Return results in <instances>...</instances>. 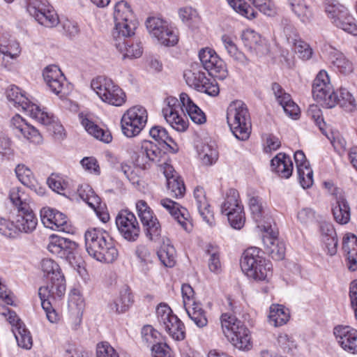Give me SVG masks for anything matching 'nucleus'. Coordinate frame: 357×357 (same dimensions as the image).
Here are the masks:
<instances>
[{
	"label": "nucleus",
	"mask_w": 357,
	"mask_h": 357,
	"mask_svg": "<svg viewBox=\"0 0 357 357\" xmlns=\"http://www.w3.org/2000/svg\"><path fill=\"white\" fill-rule=\"evenodd\" d=\"M290 314L288 309L279 304H273L270 306L268 322L274 327L282 326L289 320Z\"/></svg>",
	"instance_id": "33"
},
{
	"label": "nucleus",
	"mask_w": 357,
	"mask_h": 357,
	"mask_svg": "<svg viewBox=\"0 0 357 357\" xmlns=\"http://www.w3.org/2000/svg\"><path fill=\"white\" fill-rule=\"evenodd\" d=\"M239 195L235 189H229L226 194L225 201L221 205V212L226 215L228 212H233L238 207H243L238 200Z\"/></svg>",
	"instance_id": "44"
},
{
	"label": "nucleus",
	"mask_w": 357,
	"mask_h": 357,
	"mask_svg": "<svg viewBox=\"0 0 357 357\" xmlns=\"http://www.w3.org/2000/svg\"><path fill=\"white\" fill-rule=\"evenodd\" d=\"M287 40L294 46V51L301 59L308 60L312 57V50L307 43L297 38H287Z\"/></svg>",
	"instance_id": "53"
},
{
	"label": "nucleus",
	"mask_w": 357,
	"mask_h": 357,
	"mask_svg": "<svg viewBox=\"0 0 357 357\" xmlns=\"http://www.w3.org/2000/svg\"><path fill=\"white\" fill-rule=\"evenodd\" d=\"M264 232L262 241L266 252L275 260L282 259L285 254V247L284 243L278 239V233L272 229Z\"/></svg>",
	"instance_id": "24"
},
{
	"label": "nucleus",
	"mask_w": 357,
	"mask_h": 357,
	"mask_svg": "<svg viewBox=\"0 0 357 357\" xmlns=\"http://www.w3.org/2000/svg\"><path fill=\"white\" fill-rule=\"evenodd\" d=\"M342 249L347 255L357 252V236L347 234L343 238Z\"/></svg>",
	"instance_id": "64"
},
{
	"label": "nucleus",
	"mask_w": 357,
	"mask_h": 357,
	"mask_svg": "<svg viewBox=\"0 0 357 357\" xmlns=\"http://www.w3.org/2000/svg\"><path fill=\"white\" fill-rule=\"evenodd\" d=\"M331 62L341 73L348 75L353 71V64L341 52H335Z\"/></svg>",
	"instance_id": "52"
},
{
	"label": "nucleus",
	"mask_w": 357,
	"mask_h": 357,
	"mask_svg": "<svg viewBox=\"0 0 357 357\" xmlns=\"http://www.w3.org/2000/svg\"><path fill=\"white\" fill-rule=\"evenodd\" d=\"M26 9L40 24L46 27H54L59 22V17L54 8L42 0H27Z\"/></svg>",
	"instance_id": "14"
},
{
	"label": "nucleus",
	"mask_w": 357,
	"mask_h": 357,
	"mask_svg": "<svg viewBox=\"0 0 357 357\" xmlns=\"http://www.w3.org/2000/svg\"><path fill=\"white\" fill-rule=\"evenodd\" d=\"M159 203L184 230L190 231L192 229L190 215L185 208L169 198H162L159 201Z\"/></svg>",
	"instance_id": "22"
},
{
	"label": "nucleus",
	"mask_w": 357,
	"mask_h": 357,
	"mask_svg": "<svg viewBox=\"0 0 357 357\" xmlns=\"http://www.w3.org/2000/svg\"><path fill=\"white\" fill-rule=\"evenodd\" d=\"M199 60L205 70L213 77L223 79L227 75L225 62L212 49L206 47L199 52Z\"/></svg>",
	"instance_id": "18"
},
{
	"label": "nucleus",
	"mask_w": 357,
	"mask_h": 357,
	"mask_svg": "<svg viewBox=\"0 0 357 357\" xmlns=\"http://www.w3.org/2000/svg\"><path fill=\"white\" fill-rule=\"evenodd\" d=\"M26 197V195L19 187L11 188L9 192L10 199L17 207L18 211L22 210L24 206H29Z\"/></svg>",
	"instance_id": "55"
},
{
	"label": "nucleus",
	"mask_w": 357,
	"mask_h": 357,
	"mask_svg": "<svg viewBox=\"0 0 357 357\" xmlns=\"http://www.w3.org/2000/svg\"><path fill=\"white\" fill-rule=\"evenodd\" d=\"M116 225L121 235L128 241H135L140 227L135 214L128 210L121 211L116 218Z\"/></svg>",
	"instance_id": "17"
},
{
	"label": "nucleus",
	"mask_w": 357,
	"mask_h": 357,
	"mask_svg": "<svg viewBox=\"0 0 357 357\" xmlns=\"http://www.w3.org/2000/svg\"><path fill=\"white\" fill-rule=\"evenodd\" d=\"M47 250L53 255L68 261L79 275L85 272L84 261L78 252L75 242L53 234L50 237Z\"/></svg>",
	"instance_id": "4"
},
{
	"label": "nucleus",
	"mask_w": 357,
	"mask_h": 357,
	"mask_svg": "<svg viewBox=\"0 0 357 357\" xmlns=\"http://www.w3.org/2000/svg\"><path fill=\"white\" fill-rule=\"evenodd\" d=\"M91 87L105 103L121 107L126 102L125 92L107 77L100 76L93 79Z\"/></svg>",
	"instance_id": "8"
},
{
	"label": "nucleus",
	"mask_w": 357,
	"mask_h": 357,
	"mask_svg": "<svg viewBox=\"0 0 357 357\" xmlns=\"http://www.w3.org/2000/svg\"><path fill=\"white\" fill-rule=\"evenodd\" d=\"M43 77L50 90L60 98L68 92V84L63 73L56 65H49L43 70Z\"/></svg>",
	"instance_id": "16"
},
{
	"label": "nucleus",
	"mask_w": 357,
	"mask_h": 357,
	"mask_svg": "<svg viewBox=\"0 0 357 357\" xmlns=\"http://www.w3.org/2000/svg\"><path fill=\"white\" fill-rule=\"evenodd\" d=\"M167 188L169 195L174 198L182 197L185 192L183 181L176 175H172L170 178H168Z\"/></svg>",
	"instance_id": "47"
},
{
	"label": "nucleus",
	"mask_w": 357,
	"mask_h": 357,
	"mask_svg": "<svg viewBox=\"0 0 357 357\" xmlns=\"http://www.w3.org/2000/svg\"><path fill=\"white\" fill-rule=\"evenodd\" d=\"M132 303V298L130 289L124 287L119 292V296L110 305L112 310L117 313L126 312Z\"/></svg>",
	"instance_id": "40"
},
{
	"label": "nucleus",
	"mask_w": 357,
	"mask_h": 357,
	"mask_svg": "<svg viewBox=\"0 0 357 357\" xmlns=\"http://www.w3.org/2000/svg\"><path fill=\"white\" fill-rule=\"evenodd\" d=\"M179 98L178 100L175 97H167L165 99L166 106L162 109V114L172 128L178 132H184L187 130L188 122L185 119V112L197 124H202L206 121L204 112L187 93H181Z\"/></svg>",
	"instance_id": "1"
},
{
	"label": "nucleus",
	"mask_w": 357,
	"mask_h": 357,
	"mask_svg": "<svg viewBox=\"0 0 357 357\" xmlns=\"http://www.w3.org/2000/svg\"><path fill=\"white\" fill-rule=\"evenodd\" d=\"M335 106L339 105L346 112H353L356 108V101L353 95L345 88L340 89L338 93H335Z\"/></svg>",
	"instance_id": "41"
},
{
	"label": "nucleus",
	"mask_w": 357,
	"mask_h": 357,
	"mask_svg": "<svg viewBox=\"0 0 357 357\" xmlns=\"http://www.w3.org/2000/svg\"><path fill=\"white\" fill-rule=\"evenodd\" d=\"M312 92L314 98L317 102L324 105L328 108L335 107L336 102L335 92L331 84L326 71L321 70L317 74L313 81Z\"/></svg>",
	"instance_id": "13"
},
{
	"label": "nucleus",
	"mask_w": 357,
	"mask_h": 357,
	"mask_svg": "<svg viewBox=\"0 0 357 357\" xmlns=\"http://www.w3.org/2000/svg\"><path fill=\"white\" fill-rule=\"evenodd\" d=\"M136 208L138 216L146 230V235L150 239L160 235V225L153 210L144 200H139L136 203Z\"/></svg>",
	"instance_id": "20"
},
{
	"label": "nucleus",
	"mask_w": 357,
	"mask_h": 357,
	"mask_svg": "<svg viewBox=\"0 0 357 357\" xmlns=\"http://www.w3.org/2000/svg\"><path fill=\"white\" fill-rule=\"evenodd\" d=\"M319 230L324 249L329 255H335L337 250L338 241L333 224L328 222H321Z\"/></svg>",
	"instance_id": "27"
},
{
	"label": "nucleus",
	"mask_w": 357,
	"mask_h": 357,
	"mask_svg": "<svg viewBox=\"0 0 357 357\" xmlns=\"http://www.w3.org/2000/svg\"><path fill=\"white\" fill-rule=\"evenodd\" d=\"M79 118L82 126L89 134L105 143H109L112 141V137L108 130L100 128L83 114H79Z\"/></svg>",
	"instance_id": "32"
},
{
	"label": "nucleus",
	"mask_w": 357,
	"mask_h": 357,
	"mask_svg": "<svg viewBox=\"0 0 357 357\" xmlns=\"http://www.w3.org/2000/svg\"><path fill=\"white\" fill-rule=\"evenodd\" d=\"M242 271L248 278L257 281L268 282L273 275V266L261 255V251L256 247L245 250L241 259Z\"/></svg>",
	"instance_id": "2"
},
{
	"label": "nucleus",
	"mask_w": 357,
	"mask_h": 357,
	"mask_svg": "<svg viewBox=\"0 0 357 357\" xmlns=\"http://www.w3.org/2000/svg\"><path fill=\"white\" fill-rule=\"evenodd\" d=\"M339 345L346 351L357 354V330L349 326H337L333 331Z\"/></svg>",
	"instance_id": "23"
},
{
	"label": "nucleus",
	"mask_w": 357,
	"mask_h": 357,
	"mask_svg": "<svg viewBox=\"0 0 357 357\" xmlns=\"http://www.w3.org/2000/svg\"><path fill=\"white\" fill-rule=\"evenodd\" d=\"M183 76L187 84L199 92L211 96H215L219 93V87L215 81L207 78L205 73L199 70H187Z\"/></svg>",
	"instance_id": "15"
},
{
	"label": "nucleus",
	"mask_w": 357,
	"mask_h": 357,
	"mask_svg": "<svg viewBox=\"0 0 357 357\" xmlns=\"http://www.w3.org/2000/svg\"><path fill=\"white\" fill-rule=\"evenodd\" d=\"M142 339L149 344L159 343L160 333L151 326H146L142 330Z\"/></svg>",
	"instance_id": "63"
},
{
	"label": "nucleus",
	"mask_w": 357,
	"mask_h": 357,
	"mask_svg": "<svg viewBox=\"0 0 357 357\" xmlns=\"http://www.w3.org/2000/svg\"><path fill=\"white\" fill-rule=\"evenodd\" d=\"M198 152L200 160L204 165H211L218 160V153L215 145L203 144Z\"/></svg>",
	"instance_id": "48"
},
{
	"label": "nucleus",
	"mask_w": 357,
	"mask_h": 357,
	"mask_svg": "<svg viewBox=\"0 0 357 357\" xmlns=\"http://www.w3.org/2000/svg\"><path fill=\"white\" fill-rule=\"evenodd\" d=\"M66 289V280L63 275L47 279L46 284L40 287L38 290L42 307L51 323H56L59 320L58 314L52 308V302L61 299L64 296Z\"/></svg>",
	"instance_id": "6"
},
{
	"label": "nucleus",
	"mask_w": 357,
	"mask_h": 357,
	"mask_svg": "<svg viewBox=\"0 0 357 357\" xmlns=\"http://www.w3.org/2000/svg\"><path fill=\"white\" fill-rule=\"evenodd\" d=\"M158 257L162 264L167 267H172L176 263V251L169 244H163L158 251Z\"/></svg>",
	"instance_id": "49"
},
{
	"label": "nucleus",
	"mask_w": 357,
	"mask_h": 357,
	"mask_svg": "<svg viewBox=\"0 0 357 357\" xmlns=\"http://www.w3.org/2000/svg\"><path fill=\"white\" fill-rule=\"evenodd\" d=\"M249 208L253 220L257 227L264 231L271 229V218L265 215L261 199L258 196H252L249 199Z\"/></svg>",
	"instance_id": "26"
},
{
	"label": "nucleus",
	"mask_w": 357,
	"mask_h": 357,
	"mask_svg": "<svg viewBox=\"0 0 357 357\" xmlns=\"http://www.w3.org/2000/svg\"><path fill=\"white\" fill-rule=\"evenodd\" d=\"M165 155L158 146L149 140H144L136 152L135 162L142 169H146L152 162H159Z\"/></svg>",
	"instance_id": "19"
},
{
	"label": "nucleus",
	"mask_w": 357,
	"mask_h": 357,
	"mask_svg": "<svg viewBox=\"0 0 357 357\" xmlns=\"http://www.w3.org/2000/svg\"><path fill=\"white\" fill-rule=\"evenodd\" d=\"M332 211L335 220L340 224H347L350 220V207L344 195H337L333 204Z\"/></svg>",
	"instance_id": "34"
},
{
	"label": "nucleus",
	"mask_w": 357,
	"mask_h": 357,
	"mask_svg": "<svg viewBox=\"0 0 357 357\" xmlns=\"http://www.w3.org/2000/svg\"><path fill=\"white\" fill-rule=\"evenodd\" d=\"M114 45L116 49L123 54V58H138L142 54V50L139 44H128V41L126 39L115 42Z\"/></svg>",
	"instance_id": "43"
},
{
	"label": "nucleus",
	"mask_w": 357,
	"mask_h": 357,
	"mask_svg": "<svg viewBox=\"0 0 357 357\" xmlns=\"http://www.w3.org/2000/svg\"><path fill=\"white\" fill-rule=\"evenodd\" d=\"M137 26L136 19L115 21V26L112 31V36L115 42H119L132 36Z\"/></svg>",
	"instance_id": "30"
},
{
	"label": "nucleus",
	"mask_w": 357,
	"mask_h": 357,
	"mask_svg": "<svg viewBox=\"0 0 357 357\" xmlns=\"http://www.w3.org/2000/svg\"><path fill=\"white\" fill-rule=\"evenodd\" d=\"M299 182L303 188H308L313 184V172L310 165L297 169Z\"/></svg>",
	"instance_id": "59"
},
{
	"label": "nucleus",
	"mask_w": 357,
	"mask_h": 357,
	"mask_svg": "<svg viewBox=\"0 0 357 357\" xmlns=\"http://www.w3.org/2000/svg\"><path fill=\"white\" fill-rule=\"evenodd\" d=\"M221 40L224 45L225 50L233 59L239 64L246 66L249 64L250 60L241 51H239L235 45L233 39L228 35H223Z\"/></svg>",
	"instance_id": "38"
},
{
	"label": "nucleus",
	"mask_w": 357,
	"mask_h": 357,
	"mask_svg": "<svg viewBox=\"0 0 357 357\" xmlns=\"http://www.w3.org/2000/svg\"><path fill=\"white\" fill-rule=\"evenodd\" d=\"M227 216L233 228L240 229L244 225L245 215L243 213V207H238L233 212H228Z\"/></svg>",
	"instance_id": "60"
},
{
	"label": "nucleus",
	"mask_w": 357,
	"mask_h": 357,
	"mask_svg": "<svg viewBox=\"0 0 357 357\" xmlns=\"http://www.w3.org/2000/svg\"><path fill=\"white\" fill-rule=\"evenodd\" d=\"M41 269L47 278H52L63 275L59 264L51 259H44L41 261Z\"/></svg>",
	"instance_id": "54"
},
{
	"label": "nucleus",
	"mask_w": 357,
	"mask_h": 357,
	"mask_svg": "<svg viewBox=\"0 0 357 357\" xmlns=\"http://www.w3.org/2000/svg\"><path fill=\"white\" fill-rule=\"evenodd\" d=\"M291 11L304 23L310 22L313 18L312 8L305 0H287Z\"/></svg>",
	"instance_id": "36"
},
{
	"label": "nucleus",
	"mask_w": 357,
	"mask_h": 357,
	"mask_svg": "<svg viewBox=\"0 0 357 357\" xmlns=\"http://www.w3.org/2000/svg\"><path fill=\"white\" fill-rule=\"evenodd\" d=\"M6 96L10 106L22 109L38 123L44 126L55 123V117L52 114L29 101L17 86H10L6 91Z\"/></svg>",
	"instance_id": "3"
},
{
	"label": "nucleus",
	"mask_w": 357,
	"mask_h": 357,
	"mask_svg": "<svg viewBox=\"0 0 357 357\" xmlns=\"http://www.w3.org/2000/svg\"><path fill=\"white\" fill-rule=\"evenodd\" d=\"M228 4L238 14L248 20L255 19L257 13L244 0H227Z\"/></svg>",
	"instance_id": "45"
},
{
	"label": "nucleus",
	"mask_w": 357,
	"mask_h": 357,
	"mask_svg": "<svg viewBox=\"0 0 357 357\" xmlns=\"http://www.w3.org/2000/svg\"><path fill=\"white\" fill-rule=\"evenodd\" d=\"M271 168L281 177L288 178L292 174L293 163L291 158L284 153H280L271 160Z\"/></svg>",
	"instance_id": "31"
},
{
	"label": "nucleus",
	"mask_w": 357,
	"mask_h": 357,
	"mask_svg": "<svg viewBox=\"0 0 357 357\" xmlns=\"http://www.w3.org/2000/svg\"><path fill=\"white\" fill-rule=\"evenodd\" d=\"M190 319L199 328H203L208 324L206 312L200 303L192 302V304L184 307Z\"/></svg>",
	"instance_id": "37"
},
{
	"label": "nucleus",
	"mask_w": 357,
	"mask_h": 357,
	"mask_svg": "<svg viewBox=\"0 0 357 357\" xmlns=\"http://www.w3.org/2000/svg\"><path fill=\"white\" fill-rule=\"evenodd\" d=\"M227 120L235 137L245 141L251 132V121L246 105L241 100L231 102L227 110Z\"/></svg>",
	"instance_id": "5"
},
{
	"label": "nucleus",
	"mask_w": 357,
	"mask_h": 357,
	"mask_svg": "<svg viewBox=\"0 0 357 357\" xmlns=\"http://www.w3.org/2000/svg\"><path fill=\"white\" fill-rule=\"evenodd\" d=\"M100 249L101 250H98L95 257L97 261L112 263L119 256V252L114 242L109 235Z\"/></svg>",
	"instance_id": "35"
},
{
	"label": "nucleus",
	"mask_w": 357,
	"mask_h": 357,
	"mask_svg": "<svg viewBox=\"0 0 357 357\" xmlns=\"http://www.w3.org/2000/svg\"><path fill=\"white\" fill-rule=\"evenodd\" d=\"M19 347L30 349L33 345L32 337L30 332L26 328L25 325H20L19 328L13 332Z\"/></svg>",
	"instance_id": "51"
},
{
	"label": "nucleus",
	"mask_w": 357,
	"mask_h": 357,
	"mask_svg": "<svg viewBox=\"0 0 357 357\" xmlns=\"http://www.w3.org/2000/svg\"><path fill=\"white\" fill-rule=\"evenodd\" d=\"M206 252L209 255L208 268L210 271L214 273H218L221 268V264L218 248L209 245Z\"/></svg>",
	"instance_id": "56"
},
{
	"label": "nucleus",
	"mask_w": 357,
	"mask_h": 357,
	"mask_svg": "<svg viewBox=\"0 0 357 357\" xmlns=\"http://www.w3.org/2000/svg\"><path fill=\"white\" fill-rule=\"evenodd\" d=\"M37 225V218L30 206H24L22 210L18 211L15 224L16 231L24 233L33 231Z\"/></svg>",
	"instance_id": "28"
},
{
	"label": "nucleus",
	"mask_w": 357,
	"mask_h": 357,
	"mask_svg": "<svg viewBox=\"0 0 357 357\" xmlns=\"http://www.w3.org/2000/svg\"><path fill=\"white\" fill-rule=\"evenodd\" d=\"M149 32L165 46H174L178 41L176 29L169 25L166 21L155 17H149L146 21Z\"/></svg>",
	"instance_id": "11"
},
{
	"label": "nucleus",
	"mask_w": 357,
	"mask_h": 357,
	"mask_svg": "<svg viewBox=\"0 0 357 357\" xmlns=\"http://www.w3.org/2000/svg\"><path fill=\"white\" fill-rule=\"evenodd\" d=\"M40 218L45 227L66 233H68L70 230L67 216L56 210L43 208L40 211Z\"/></svg>",
	"instance_id": "21"
},
{
	"label": "nucleus",
	"mask_w": 357,
	"mask_h": 357,
	"mask_svg": "<svg viewBox=\"0 0 357 357\" xmlns=\"http://www.w3.org/2000/svg\"><path fill=\"white\" fill-rule=\"evenodd\" d=\"M150 136L160 144L163 143L170 146L169 142H172V139L169 136L167 130L159 126H153L149 131Z\"/></svg>",
	"instance_id": "58"
},
{
	"label": "nucleus",
	"mask_w": 357,
	"mask_h": 357,
	"mask_svg": "<svg viewBox=\"0 0 357 357\" xmlns=\"http://www.w3.org/2000/svg\"><path fill=\"white\" fill-rule=\"evenodd\" d=\"M220 322L223 333L235 347L241 350L250 349V332L241 321L232 314L225 313L220 317Z\"/></svg>",
	"instance_id": "7"
},
{
	"label": "nucleus",
	"mask_w": 357,
	"mask_h": 357,
	"mask_svg": "<svg viewBox=\"0 0 357 357\" xmlns=\"http://www.w3.org/2000/svg\"><path fill=\"white\" fill-rule=\"evenodd\" d=\"M156 316L159 324L172 339L180 341L185 338L184 325L168 305L159 304L156 308Z\"/></svg>",
	"instance_id": "10"
},
{
	"label": "nucleus",
	"mask_w": 357,
	"mask_h": 357,
	"mask_svg": "<svg viewBox=\"0 0 357 357\" xmlns=\"http://www.w3.org/2000/svg\"><path fill=\"white\" fill-rule=\"evenodd\" d=\"M19 181L31 190H36L38 182L31 170L24 165H18L15 169Z\"/></svg>",
	"instance_id": "42"
},
{
	"label": "nucleus",
	"mask_w": 357,
	"mask_h": 357,
	"mask_svg": "<svg viewBox=\"0 0 357 357\" xmlns=\"http://www.w3.org/2000/svg\"><path fill=\"white\" fill-rule=\"evenodd\" d=\"M109 235L105 230L98 228H91L85 232L86 250L90 256L95 259Z\"/></svg>",
	"instance_id": "25"
},
{
	"label": "nucleus",
	"mask_w": 357,
	"mask_h": 357,
	"mask_svg": "<svg viewBox=\"0 0 357 357\" xmlns=\"http://www.w3.org/2000/svg\"><path fill=\"white\" fill-rule=\"evenodd\" d=\"M194 198L198 211L203 220L210 226L214 225L213 213L203 188L197 186L194 190Z\"/></svg>",
	"instance_id": "29"
},
{
	"label": "nucleus",
	"mask_w": 357,
	"mask_h": 357,
	"mask_svg": "<svg viewBox=\"0 0 357 357\" xmlns=\"http://www.w3.org/2000/svg\"><path fill=\"white\" fill-rule=\"evenodd\" d=\"M20 136L34 144H40L43 140V137L38 130L29 124L25 126L20 134L19 137Z\"/></svg>",
	"instance_id": "62"
},
{
	"label": "nucleus",
	"mask_w": 357,
	"mask_h": 357,
	"mask_svg": "<svg viewBox=\"0 0 357 357\" xmlns=\"http://www.w3.org/2000/svg\"><path fill=\"white\" fill-rule=\"evenodd\" d=\"M148 119L146 109L139 105L131 107L122 115L121 130L127 137L138 135L145 127Z\"/></svg>",
	"instance_id": "9"
},
{
	"label": "nucleus",
	"mask_w": 357,
	"mask_h": 357,
	"mask_svg": "<svg viewBox=\"0 0 357 357\" xmlns=\"http://www.w3.org/2000/svg\"><path fill=\"white\" fill-rule=\"evenodd\" d=\"M149 32L165 46H174L178 41L176 29L169 25L166 21L155 17H149L146 21Z\"/></svg>",
	"instance_id": "12"
},
{
	"label": "nucleus",
	"mask_w": 357,
	"mask_h": 357,
	"mask_svg": "<svg viewBox=\"0 0 357 357\" xmlns=\"http://www.w3.org/2000/svg\"><path fill=\"white\" fill-rule=\"evenodd\" d=\"M22 48L18 41L10 37L4 36L1 39L0 56H6L12 59H16L21 54Z\"/></svg>",
	"instance_id": "39"
},
{
	"label": "nucleus",
	"mask_w": 357,
	"mask_h": 357,
	"mask_svg": "<svg viewBox=\"0 0 357 357\" xmlns=\"http://www.w3.org/2000/svg\"><path fill=\"white\" fill-rule=\"evenodd\" d=\"M263 14L273 17L276 14V8L271 0H249Z\"/></svg>",
	"instance_id": "57"
},
{
	"label": "nucleus",
	"mask_w": 357,
	"mask_h": 357,
	"mask_svg": "<svg viewBox=\"0 0 357 357\" xmlns=\"http://www.w3.org/2000/svg\"><path fill=\"white\" fill-rule=\"evenodd\" d=\"M325 11L329 18L332 20L333 23H335L336 19L342 18L344 15H346L347 8L340 3L337 0H325Z\"/></svg>",
	"instance_id": "46"
},
{
	"label": "nucleus",
	"mask_w": 357,
	"mask_h": 357,
	"mask_svg": "<svg viewBox=\"0 0 357 357\" xmlns=\"http://www.w3.org/2000/svg\"><path fill=\"white\" fill-rule=\"evenodd\" d=\"M114 21L121 22L135 19L129 4L124 1L117 2L114 6Z\"/></svg>",
	"instance_id": "50"
},
{
	"label": "nucleus",
	"mask_w": 357,
	"mask_h": 357,
	"mask_svg": "<svg viewBox=\"0 0 357 357\" xmlns=\"http://www.w3.org/2000/svg\"><path fill=\"white\" fill-rule=\"evenodd\" d=\"M96 357H119V356L107 342H101L96 345Z\"/></svg>",
	"instance_id": "61"
}]
</instances>
